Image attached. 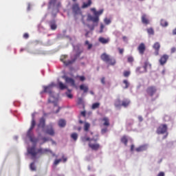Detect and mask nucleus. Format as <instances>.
I'll use <instances>...</instances> for the list:
<instances>
[{"label": "nucleus", "mask_w": 176, "mask_h": 176, "mask_svg": "<svg viewBox=\"0 0 176 176\" xmlns=\"http://www.w3.org/2000/svg\"><path fill=\"white\" fill-rule=\"evenodd\" d=\"M77 78H79L81 82L86 80V77H85V76H78Z\"/></svg>", "instance_id": "44"}, {"label": "nucleus", "mask_w": 176, "mask_h": 176, "mask_svg": "<svg viewBox=\"0 0 176 176\" xmlns=\"http://www.w3.org/2000/svg\"><path fill=\"white\" fill-rule=\"evenodd\" d=\"M134 148H135L134 144H131V152H133V151H134Z\"/></svg>", "instance_id": "56"}, {"label": "nucleus", "mask_w": 176, "mask_h": 176, "mask_svg": "<svg viewBox=\"0 0 176 176\" xmlns=\"http://www.w3.org/2000/svg\"><path fill=\"white\" fill-rule=\"evenodd\" d=\"M91 6V0H88L87 3H83L82 8V9H86V8H89V6Z\"/></svg>", "instance_id": "29"}, {"label": "nucleus", "mask_w": 176, "mask_h": 176, "mask_svg": "<svg viewBox=\"0 0 176 176\" xmlns=\"http://www.w3.org/2000/svg\"><path fill=\"white\" fill-rule=\"evenodd\" d=\"M36 124V122L35 121V115L32 114V120L30 128L28 131L27 135L30 138L31 142H36V139L32 136V131L34 130V127H35Z\"/></svg>", "instance_id": "1"}, {"label": "nucleus", "mask_w": 176, "mask_h": 176, "mask_svg": "<svg viewBox=\"0 0 176 176\" xmlns=\"http://www.w3.org/2000/svg\"><path fill=\"white\" fill-rule=\"evenodd\" d=\"M157 176H164V172H160Z\"/></svg>", "instance_id": "57"}, {"label": "nucleus", "mask_w": 176, "mask_h": 176, "mask_svg": "<svg viewBox=\"0 0 176 176\" xmlns=\"http://www.w3.org/2000/svg\"><path fill=\"white\" fill-rule=\"evenodd\" d=\"M100 58L102 61L107 63L109 65H115V64H116V59L111 57L107 53L102 54L100 56Z\"/></svg>", "instance_id": "2"}, {"label": "nucleus", "mask_w": 176, "mask_h": 176, "mask_svg": "<svg viewBox=\"0 0 176 176\" xmlns=\"http://www.w3.org/2000/svg\"><path fill=\"white\" fill-rule=\"evenodd\" d=\"M157 88L155 86H149L146 89V96L148 97H153L154 94H156Z\"/></svg>", "instance_id": "4"}, {"label": "nucleus", "mask_w": 176, "mask_h": 176, "mask_svg": "<svg viewBox=\"0 0 176 176\" xmlns=\"http://www.w3.org/2000/svg\"><path fill=\"white\" fill-rule=\"evenodd\" d=\"M85 46H87V50H90L91 49V47H93V44L90 43V42H89V41H85Z\"/></svg>", "instance_id": "27"}, {"label": "nucleus", "mask_w": 176, "mask_h": 176, "mask_svg": "<svg viewBox=\"0 0 176 176\" xmlns=\"http://www.w3.org/2000/svg\"><path fill=\"white\" fill-rule=\"evenodd\" d=\"M107 131H108V129L107 128H104L101 130V133L102 134H105V133H107Z\"/></svg>", "instance_id": "48"}, {"label": "nucleus", "mask_w": 176, "mask_h": 176, "mask_svg": "<svg viewBox=\"0 0 176 176\" xmlns=\"http://www.w3.org/2000/svg\"><path fill=\"white\" fill-rule=\"evenodd\" d=\"M136 152H143V151H146V146H140L135 148Z\"/></svg>", "instance_id": "28"}, {"label": "nucleus", "mask_w": 176, "mask_h": 176, "mask_svg": "<svg viewBox=\"0 0 176 176\" xmlns=\"http://www.w3.org/2000/svg\"><path fill=\"white\" fill-rule=\"evenodd\" d=\"M89 129H90V124L89 122H85L84 125L85 131H89Z\"/></svg>", "instance_id": "38"}, {"label": "nucleus", "mask_w": 176, "mask_h": 176, "mask_svg": "<svg viewBox=\"0 0 176 176\" xmlns=\"http://www.w3.org/2000/svg\"><path fill=\"white\" fill-rule=\"evenodd\" d=\"M127 61H128V63H133L134 58L133 56H128Z\"/></svg>", "instance_id": "42"}, {"label": "nucleus", "mask_w": 176, "mask_h": 176, "mask_svg": "<svg viewBox=\"0 0 176 176\" xmlns=\"http://www.w3.org/2000/svg\"><path fill=\"white\" fill-rule=\"evenodd\" d=\"M50 28L53 31H54V30H57V25L56 24V21H52L50 22Z\"/></svg>", "instance_id": "26"}, {"label": "nucleus", "mask_w": 176, "mask_h": 176, "mask_svg": "<svg viewBox=\"0 0 176 176\" xmlns=\"http://www.w3.org/2000/svg\"><path fill=\"white\" fill-rule=\"evenodd\" d=\"M82 103V98H79L78 99V104H81Z\"/></svg>", "instance_id": "64"}, {"label": "nucleus", "mask_w": 176, "mask_h": 176, "mask_svg": "<svg viewBox=\"0 0 176 176\" xmlns=\"http://www.w3.org/2000/svg\"><path fill=\"white\" fill-rule=\"evenodd\" d=\"M81 140L82 142H87V141H89V142H91V141H94V142H97V139H91L87 136L82 137Z\"/></svg>", "instance_id": "18"}, {"label": "nucleus", "mask_w": 176, "mask_h": 176, "mask_svg": "<svg viewBox=\"0 0 176 176\" xmlns=\"http://www.w3.org/2000/svg\"><path fill=\"white\" fill-rule=\"evenodd\" d=\"M170 52H171V53H175V52H176L175 47H172L171 50H170Z\"/></svg>", "instance_id": "53"}, {"label": "nucleus", "mask_w": 176, "mask_h": 176, "mask_svg": "<svg viewBox=\"0 0 176 176\" xmlns=\"http://www.w3.org/2000/svg\"><path fill=\"white\" fill-rule=\"evenodd\" d=\"M87 26L89 28V30H91V31H93V30H94V25H92L91 26L90 25H88Z\"/></svg>", "instance_id": "51"}, {"label": "nucleus", "mask_w": 176, "mask_h": 176, "mask_svg": "<svg viewBox=\"0 0 176 176\" xmlns=\"http://www.w3.org/2000/svg\"><path fill=\"white\" fill-rule=\"evenodd\" d=\"M45 123H46V120L45 119V118L42 117L39 120L38 127H41V129H45Z\"/></svg>", "instance_id": "17"}, {"label": "nucleus", "mask_w": 176, "mask_h": 176, "mask_svg": "<svg viewBox=\"0 0 176 176\" xmlns=\"http://www.w3.org/2000/svg\"><path fill=\"white\" fill-rule=\"evenodd\" d=\"M142 23L145 24V25H148V24H149V19L146 16V14H143L142 16Z\"/></svg>", "instance_id": "19"}, {"label": "nucleus", "mask_w": 176, "mask_h": 176, "mask_svg": "<svg viewBox=\"0 0 176 176\" xmlns=\"http://www.w3.org/2000/svg\"><path fill=\"white\" fill-rule=\"evenodd\" d=\"M130 71H124L123 73V75L124 76V78H129V76H130Z\"/></svg>", "instance_id": "41"}, {"label": "nucleus", "mask_w": 176, "mask_h": 176, "mask_svg": "<svg viewBox=\"0 0 176 176\" xmlns=\"http://www.w3.org/2000/svg\"><path fill=\"white\" fill-rule=\"evenodd\" d=\"M63 160L61 159L55 160V161L54 162V166H57Z\"/></svg>", "instance_id": "43"}, {"label": "nucleus", "mask_w": 176, "mask_h": 176, "mask_svg": "<svg viewBox=\"0 0 176 176\" xmlns=\"http://www.w3.org/2000/svg\"><path fill=\"white\" fill-rule=\"evenodd\" d=\"M71 138L74 140V141H77L78 140V133H73L71 134Z\"/></svg>", "instance_id": "39"}, {"label": "nucleus", "mask_w": 176, "mask_h": 176, "mask_svg": "<svg viewBox=\"0 0 176 176\" xmlns=\"http://www.w3.org/2000/svg\"><path fill=\"white\" fill-rule=\"evenodd\" d=\"M42 140L43 141H44V142H46V141H47V138H43Z\"/></svg>", "instance_id": "63"}, {"label": "nucleus", "mask_w": 176, "mask_h": 176, "mask_svg": "<svg viewBox=\"0 0 176 176\" xmlns=\"http://www.w3.org/2000/svg\"><path fill=\"white\" fill-rule=\"evenodd\" d=\"M101 83H102V85H105V77H102V78H101Z\"/></svg>", "instance_id": "52"}, {"label": "nucleus", "mask_w": 176, "mask_h": 176, "mask_svg": "<svg viewBox=\"0 0 176 176\" xmlns=\"http://www.w3.org/2000/svg\"><path fill=\"white\" fill-rule=\"evenodd\" d=\"M67 83H70L72 86H75V80L73 78H66L65 79Z\"/></svg>", "instance_id": "24"}, {"label": "nucleus", "mask_w": 176, "mask_h": 176, "mask_svg": "<svg viewBox=\"0 0 176 176\" xmlns=\"http://www.w3.org/2000/svg\"><path fill=\"white\" fill-rule=\"evenodd\" d=\"M115 107L116 108H119V107H122V101H120V99H117L114 104Z\"/></svg>", "instance_id": "30"}, {"label": "nucleus", "mask_w": 176, "mask_h": 176, "mask_svg": "<svg viewBox=\"0 0 176 176\" xmlns=\"http://www.w3.org/2000/svg\"><path fill=\"white\" fill-rule=\"evenodd\" d=\"M138 119H139L140 122H142V120H143V119H142V118L141 116H139Z\"/></svg>", "instance_id": "62"}, {"label": "nucleus", "mask_w": 176, "mask_h": 176, "mask_svg": "<svg viewBox=\"0 0 176 176\" xmlns=\"http://www.w3.org/2000/svg\"><path fill=\"white\" fill-rule=\"evenodd\" d=\"M87 21H93V23H96V24H98V21H100V18L96 16H93L91 15H88Z\"/></svg>", "instance_id": "13"}, {"label": "nucleus", "mask_w": 176, "mask_h": 176, "mask_svg": "<svg viewBox=\"0 0 176 176\" xmlns=\"http://www.w3.org/2000/svg\"><path fill=\"white\" fill-rule=\"evenodd\" d=\"M57 0H50L49 3L50 5H54V3H56Z\"/></svg>", "instance_id": "50"}, {"label": "nucleus", "mask_w": 176, "mask_h": 176, "mask_svg": "<svg viewBox=\"0 0 176 176\" xmlns=\"http://www.w3.org/2000/svg\"><path fill=\"white\" fill-rule=\"evenodd\" d=\"M81 115H82V116H86V111H81Z\"/></svg>", "instance_id": "58"}, {"label": "nucleus", "mask_w": 176, "mask_h": 176, "mask_svg": "<svg viewBox=\"0 0 176 176\" xmlns=\"http://www.w3.org/2000/svg\"><path fill=\"white\" fill-rule=\"evenodd\" d=\"M67 124V122H65V120H59L58 121V126L59 127H65V125Z\"/></svg>", "instance_id": "25"}, {"label": "nucleus", "mask_w": 176, "mask_h": 176, "mask_svg": "<svg viewBox=\"0 0 176 176\" xmlns=\"http://www.w3.org/2000/svg\"><path fill=\"white\" fill-rule=\"evenodd\" d=\"M102 13H104V10H100L99 11H96V12H95L94 16H96L100 19V16H101Z\"/></svg>", "instance_id": "37"}, {"label": "nucleus", "mask_w": 176, "mask_h": 176, "mask_svg": "<svg viewBox=\"0 0 176 176\" xmlns=\"http://www.w3.org/2000/svg\"><path fill=\"white\" fill-rule=\"evenodd\" d=\"M152 66L149 63L145 62L143 67H139L136 69V72L138 74H144V72H147L148 68H151Z\"/></svg>", "instance_id": "3"}, {"label": "nucleus", "mask_w": 176, "mask_h": 176, "mask_svg": "<svg viewBox=\"0 0 176 176\" xmlns=\"http://www.w3.org/2000/svg\"><path fill=\"white\" fill-rule=\"evenodd\" d=\"M46 134H48V135L53 136L55 134L54 129L53 128V126L52 124L49 125L47 127V129L45 131Z\"/></svg>", "instance_id": "12"}, {"label": "nucleus", "mask_w": 176, "mask_h": 176, "mask_svg": "<svg viewBox=\"0 0 176 176\" xmlns=\"http://www.w3.org/2000/svg\"><path fill=\"white\" fill-rule=\"evenodd\" d=\"M56 8L58 9L61 8V2H58L56 4Z\"/></svg>", "instance_id": "55"}, {"label": "nucleus", "mask_w": 176, "mask_h": 176, "mask_svg": "<svg viewBox=\"0 0 176 176\" xmlns=\"http://www.w3.org/2000/svg\"><path fill=\"white\" fill-rule=\"evenodd\" d=\"M146 31L148 35H155V30H153V28H147Z\"/></svg>", "instance_id": "33"}, {"label": "nucleus", "mask_w": 176, "mask_h": 176, "mask_svg": "<svg viewBox=\"0 0 176 176\" xmlns=\"http://www.w3.org/2000/svg\"><path fill=\"white\" fill-rule=\"evenodd\" d=\"M80 90H82L84 93H87L89 91V87L85 85H80Z\"/></svg>", "instance_id": "21"}, {"label": "nucleus", "mask_w": 176, "mask_h": 176, "mask_svg": "<svg viewBox=\"0 0 176 176\" xmlns=\"http://www.w3.org/2000/svg\"><path fill=\"white\" fill-rule=\"evenodd\" d=\"M123 83L125 85L123 89H129V87H130V82H129V81L127 80H123Z\"/></svg>", "instance_id": "34"}, {"label": "nucleus", "mask_w": 176, "mask_h": 176, "mask_svg": "<svg viewBox=\"0 0 176 176\" xmlns=\"http://www.w3.org/2000/svg\"><path fill=\"white\" fill-rule=\"evenodd\" d=\"M23 38H25V39H28V38H30V35L28 34V33H25L23 34Z\"/></svg>", "instance_id": "49"}, {"label": "nucleus", "mask_w": 176, "mask_h": 176, "mask_svg": "<svg viewBox=\"0 0 176 176\" xmlns=\"http://www.w3.org/2000/svg\"><path fill=\"white\" fill-rule=\"evenodd\" d=\"M88 146L89 148H91L92 151H98V149L101 148V146L100 145V144L96 143V142H95V143H92L91 142H89L88 144Z\"/></svg>", "instance_id": "9"}, {"label": "nucleus", "mask_w": 176, "mask_h": 176, "mask_svg": "<svg viewBox=\"0 0 176 176\" xmlns=\"http://www.w3.org/2000/svg\"><path fill=\"white\" fill-rule=\"evenodd\" d=\"M72 11L74 14H82V11L80 10V8L78 3L73 4Z\"/></svg>", "instance_id": "8"}, {"label": "nucleus", "mask_w": 176, "mask_h": 176, "mask_svg": "<svg viewBox=\"0 0 176 176\" xmlns=\"http://www.w3.org/2000/svg\"><path fill=\"white\" fill-rule=\"evenodd\" d=\"M100 108V102H95L91 106V109H97Z\"/></svg>", "instance_id": "36"}, {"label": "nucleus", "mask_w": 176, "mask_h": 176, "mask_svg": "<svg viewBox=\"0 0 176 176\" xmlns=\"http://www.w3.org/2000/svg\"><path fill=\"white\" fill-rule=\"evenodd\" d=\"M28 155H30V156H32V159H35V157H36V155H38L36 147L35 146L28 147Z\"/></svg>", "instance_id": "6"}, {"label": "nucleus", "mask_w": 176, "mask_h": 176, "mask_svg": "<svg viewBox=\"0 0 176 176\" xmlns=\"http://www.w3.org/2000/svg\"><path fill=\"white\" fill-rule=\"evenodd\" d=\"M105 26H104V24L101 23L100 24V34L104 32V28Z\"/></svg>", "instance_id": "47"}, {"label": "nucleus", "mask_w": 176, "mask_h": 176, "mask_svg": "<svg viewBox=\"0 0 176 176\" xmlns=\"http://www.w3.org/2000/svg\"><path fill=\"white\" fill-rule=\"evenodd\" d=\"M153 49H155V56H159V51L160 50V43H155L153 45Z\"/></svg>", "instance_id": "16"}, {"label": "nucleus", "mask_w": 176, "mask_h": 176, "mask_svg": "<svg viewBox=\"0 0 176 176\" xmlns=\"http://www.w3.org/2000/svg\"><path fill=\"white\" fill-rule=\"evenodd\" d=\"M54 86H56L54 83H51L48 86H45L43 93H48L49 94H52V90H53V87H54Z\"/></svg>", "instance_id": "10"}, {"label": "nucleus", "mask_w": 176, "mask_h": 176, "mask_svg": "<svg viewBox=\"0 0 176 176\" xmlns=\"http://www.w3.org/2000/svg\"><path fill=\"white\" fill-rule=\"evenodd\" d=\"M104 23L107 24V25L111 24V19L108 18L104 19Z\"/></svg>", "instance_id": "45"}, {"label": "nucleus", "mask_w": 176, "mask_h": 176, "mask_svg": "<svg viewBox=\"0 0 176 176\" xmlns=\"http://www.w3.org/2000/svg\"><path fill=\"white\" fill-rule=\"evenodd\" d=\"M169 56L167 54H164L161 56V58L159 60L160 65H164L166 63H167V60H168Z\"/></svg>", "instance_id": "11"}, {"label": "nucleus", "mask_w": 176, "mask_h": 176, "mask_svg": "<svg viewBox=\"0 0 176 176\" xmlns=\"http://www.w3.org/2000/svg\"><path fill=\"white\" fill-rule=\"evenodd\" d=\"M47 152H52L50 150L47 148H38L37 149V155L39 153L40 155H45V153H47Z\"/></svg>", "instance_id": "20"}, {"label": "nucleus", "mask_w": 176, "mask_h": 176, "mask_svg": "<svg viewBox=\"0 0 176 176\" xmlns=\"http://www.w3.org/2000/svg\"><path fill=\"white\" fill-rule=\"evenodd\" d=\"M72 90L71 89H67V92H66V96L68 97V98H72L74 96L71 94Z\"/></svg>", "instance_id": "40"}, {"label": "nucleus", "mask_w": 176, "mask_h": 176, "mask_svg": "<svg viewBox=\"0 0 176 176\" xmlns=\"http://www.w3.org/2000/svg\"><path fill=\"white\" fill-rule=\"evenodd\" d=\"M99 42L100 43H103V45H105L109 42V38H105L104 37H100L99 38Z\"/></svg>", "instance_id": "22"}, {"label": "nucleus", "mask_w": 176, "mask_h": 176, "mask_svg": "<svg viewBox=\"0 0 176 176\" xmlns=\"http://www.w3.org/2000/svg\"><path fill=\"white\" fill-rule=\"evenodd\" d=\"M81 53H82V51L78 52V53L76 54V56H77V57H79V56H80Z\"/></svg>", "instance_id": "61"}, {"label": "nucleus", "mask_w": 176, "mask_h": 176, "mask_svg": "<svg viewBox=\"0 0 176 176\" xmlns=\"http://www.w3.org/2000/svg\"><path fill=\"white\" fill-rule=\"evenodd\" d=\"M121 142H122V144H124L125 146H127V142H129V140L127 139V137L123 136L121 138Z\"/></svg>", "instance_id": "31"}, {"label": "nucleus", "mask_w": 176, "mask_h": 176, "mask_svg": "<svg viewBox=\"0 0 176 176\" xmlns=\"http://www.w3.org/2000/svg\"><path fill=\"white\" fill-rule=\"evenodd\" d=\"M65 58H67V55H63L60 57V61L63 63V64L66 66L71 65L76 61V58H74L72 60H65Z\"/></svg>", "instance_id": "7"}, {"label": "nucleus", "mask_w": 176, "mask_h": 176, "mask_svg": "<svg viewBox=\"0 0 176 176\" xmlns=\"http://www.w3.org/2000/svg\"><path fill=\"white\" fill-rule=\"evenodd\" d=\"M30 168L32 171H35L36 170V168L35 167V165H34V163H32L30 164Z\"/></svg>", "instance_id": "46"}, {"label": "nucleus", "mask_w": 176, "mask_h": 176, "mask_svg": "<svg viewBox=\"0 0 176 176\" xmlns=\"http://www.w3.org/2000/svg\"><path fill=\"white\" fill-rule=\"evenodd\" d=\"M146 49V47H145V44L144 43H141L138 47V50L140 54H144V53H145Z\"/></svg>", "instance_id": "14"}, {"label": "nucleus", "mask_w": 176, "mask_h": 176, "mask_svg": "<svg viewBox=\"0 0 176 176\" xmlns=\"http://www.w3.org/2000/svg\"><path fill=\"white\" fill-rule=\"evenodd\" d=\"M118 50H119L120 54H123V52H124V50L119 48Z\"/></svg>", "instance_id": "54"}, {"label": "nucleus", "mask_w": 176, "mask_h": 176, "mask_svg": "<svg viewBox=\"0 0 176 176\" xmlns=\"http://www.w3.org/2000/svg\"><path fill=\"white\" fill-rule=\"evenodd\" d=\"M91 12H94V14H96V12H97V11L96 10V8H91Z\"/></svg>", "instance_id": "59"}, {"label": "nucleus", "mask_w": 176, "mask_h": 176, "mask_svg": "<svg viewBox=\"0 0 176 176\" xmlns=\"http://www.w3.org/2000/svg\"><path fill=\"white\" fill-rule=\"evenodd\" d=\"M59 89L60 90H64L65 89H67V85H64L63 82H58Z\"/></svg>", "instance_id": "35"}, {"label": "nucleus", "mask_w": 176, "mask_h": 176, "mask_svg": "<svg viewBox=\"0 0 176 176\" xmlns=\"http://www.w3.org/2000/svg\"><path fill=\"white\" fill-rule=\"evenodd\" d=\"M122 39H123V41H127V36H124L122 37Z\"/></svg>", "instance_id": "60"}, {"label": "nucleus", "mask_w": 176, "mask_h": 176, "mask_svg": "<svg viewBox=\"0 0 176 176\" xmlns=\"http://www.w3.org/2000/svg\"><path fill=\"white\" fill-rule=\"evenodd\" d=\"M129 105H130V100L125 99L122 102V107L126 108V107H129Z\"/></svg>", "instance_id": "23"}, {"label": "nucleus", "mask_w": 176, "mask_h": 176, "mask_svg": "<svg viewBox=\"0 0 176 176\" xmlns=\"http://www.w3.org/2000/svg\"><path fill=\"white\" fill-rule=\"evenodd\" d=\"M167 129H168L167 124H162L157 129L156 133L157 134H164L167 133Z\"/></svg>", "instance_id": "5"}, {"label": "nucleus", "mask_w": 176, "mask_h": 176, "mask_svg": "<svg viewBox=\"0 0 176 176\" xmlns=\"http://www.w3.org/2000/svg\"><path fill=\"white\" fill-rule=\"evenodd\" d=\"M160 25H162V27H167L168 25V23L167 22V21L162 19L160 21Z\"/></svg>", "instance_id": "32"}, {"label": "nucleus", "mask_w": 176, "mask_h": 176, "mask_svg": "<svg viewBox=\"0 0 176 176\" xmlns=\"http://www.w3.org/2000/svg\"><path fill=\"white\" fill-rule=\"evenodd\" d=\"M101 120L102 122V126H104V127H109L111 124L109 122V118H108L107 117H104Z\"/></svg>", "instance_id": "15"}]
</instances>
